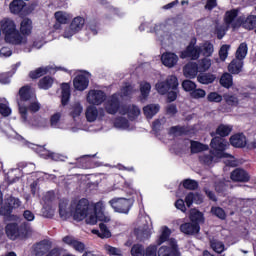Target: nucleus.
Returning <instances> with one entry per match:
<instances>
[{
    "mask_svg": "<svg viewBox=\"0 0 256 256\" xmlns=\"http://www.w3.org/2000/svg\"><path fill=\"white\" fill-rule=\"evenodd\" d=\"M135 93L131 84H125L118 93H114L104 100V109L108 115H127L129 121H135L141 115V109L135 104L121 105V101L129 99Z\"/></svg>",
    "mask_w": 256,
    "mask_h": 256,
    "instance_id": "obj_1",
    "label": "nucleus"
},
{
    "mask_svg": "<svg viewBox=\"0 0 256 256\" xmlns=\"http://www.w3.org/2000/svg\"><path fill=\"white\" fill-rule=\"evenodd\" d=\"M105 203L103 201L97 202L94 207L89 205V200L83 198L78 201L73 213L75 221H83L85 219L87 225H97V221L102 223H109L111 216L106 215Z\"/></svg>",
    "mask_w": 256,
    "mask_h": 256,
    "instance_id": "obj_2",
    "label": "nucleus"
},
{
    "mask_svg": "<svg viewBox=\"0 0 256 256\" xmlns=\"http://www.w3.org/2000/svg\"><path fill=\"white\" fill-rule=\"evenodd\" d=\"M210 147L212 149L211 154H202L200 156V161L202 163L205 165H212L217 159H229L227 165H230V167H235L237 165L235 158L232 155L225 153V151L229 149V142H227V140L221 137H215L211 140Z\"/></svg>",
    "mask_w": 256,
    "mask_h": 256,
    "instance_id": "obj_3",
    "label": "nucleus"
},
{
    "mask_svg": "<svg viewBox=\"0 0 256 256\" xmlns=\"http://www.w3.org/2000/svg\"><path fill=\"white\" fill-rule=\"evenodd\" d=\"M20 101L18 102L19 113L24 123H27V107L32 113H37L41 109V104L37 101V97L31 87L24 86L19 91Z\"/></svg>",
    "mask_w": 256,
    "mask_h": 256,
    "instance_id": "obj_4",
    "label": "nucleus"
},
{
    "mask_svg": "<svg viewBox=\"0 0 256 256\" xmlns=\"http://www.w3.org/2000/svg\"><path fill=\"white\" fill-rule=\"evenodd\" d=\"M4 131L8 135V137H10L11 139H16V141H19L21 145H25L26 147L33 149V151L38 153V155H40V157H42L43 159H51L52 161H65V156L57 153H52L43 146L28 142L27 140H25V138H23V136L19 135L11 127H8Z\"/></svg>",
    "mask_w": 256,
    "mask_h": 256,
    "instance_id": "obj_5",
    "label": "nucleus"
},
{
    "mask_svg": "<svg viewBox=\"0 0 256 256\" xmlns=\"http://www.w3.org/2000/svg\"><path fill=\"white\" fill-rule=\"evenodd\" d=\"M4 131L8 135V137H10L11 139H16V141H19L21 145H25L26 147L33 149V151L38 153V155H40V157H42L43 159H51L52 161H65V156L57 153H52L43 146L28 142L27 140H25V138H23V136L19 135L11 127H8Z\"/></svg>",
    "mask_w": 256,
    "mask_h": 256,
    "instance_id": "obj_6",
    "label": "nucleus"
},
{
    "mask_svg": "<svg viewBox=\"0 0 256 256\" xmlns=\"http://www.w3.org/2000/svg\"><path fill=\"white\" fill-rule=\"evenodd\" d=\"M0 27L6 43L10 45H27V37L21 35L13 20L9 18L1 20Z\"/></svg>",
    "mask_w": 256,
    "mask_h": 256,
    "instance_id": "obj_7",
    "label": "nucleus"
},
{
    "mask_svg": "<svg viewBox=\"0 0 256 256\" xmlns=\"http://www.w3.org/2000/svg\"><path fill=\"white\" fill-rule=\"evenodd\" d=\"M215 51L213 44L209 41L200 44V46H195V41H192L184 52L181 53V59H192L196 61L199 55L203 57H211Z\"/></svg>",
    "mask_w": 256,
    "mask_h": 256,
    "instance_id": "obj_8",
    "label": "nucleus"
},
{
    "mask_svg": "<svg viewBox=\"0 0 256 256\" xmlns=\"http://www.w3.org/2000/svg\"><path fill=\"white\" fill-rule=\"evenodd\" d=\"M85 27V18L77 16L73 18L70 25L66 27L62 32V37L64 39H71L73 35H77Z\"/></svg>",
    "mask_w": 256,
    "mask_h": 256,
    "instance_id": "obj_9",
    "label": "nucleus"
},
{
    "mask_svg": "<svg viewBox=\"0 0 256 256\" xmlns=\"http://www.w3.org/2000/svg\"><path fill=\"white\" fill-rule=\"evenodd\" d=\"M55 201V193L54 192H47L43 197V208H42V215L47 219H51L55 217V211L57 206L54 203Z\"/></svg>",
    "mask_w": 256,
    "mask_h": 256,
    "instance_id": "obj_10",
    "label": "nucleus"
},
{
    "mask_svg": "<svg viewBox=\"0 0 256 256\" xmlns=\"http://www.w3.org/2000/svg\"><path fill=\"white\" fill-rule=\"evenodd\" d=\"M133 199L127 198H113L109 201V205L114 209L115 213H123L127 215L133 207Z\"/></svg>",
    "mask_w": 256,
    "mask_h": 256,
    "instance_id": "obj_11",
    "label": "nucleus"
},
{
    "mask_svg": "<svg viewBox=\"0 0 256 256\" xmlns=\"http://www.w3.org/2000/svg\"><path fill=\"white\" fill-rule=\"evenodd\" d=\"M237 17V10H231L226 12L224 21L225 26H219V24L216 26V33L218 35V39H223L225 35V31H227L228 27H232L233 29H236L237 23H235V19Z\"/></svg>",
    "mask_w": 256,
    "mask_h": 256,
    "instance_id": "obj_12",
    "label": "nucleus"
},
{
    "mask_svg": "<svg viewBox=\"0 0 256 256\" xmlns=\"http://www.w3.org/2000/svg\"><path fill=\"white\" fill-rule=\"evenodd\" d=\"M176 87H179V80L177 79V76H168L165 81H159L155 85V89L159 95H166V93H169L171 89H175Z\"/></svg>",
    "mask_w": 256,
    "mask_h": 256,
    "instance_id": "obj_13",
    "label": "nucleus"
},
{
    "mask_svg": "<svg viewBox=\"0 0 256 256\" xmlns=\"http://www.w3.org/2000/svg\"><path fill=\"white\" fill-rule=\"evenodd\" d=\"M106 99L107 94L103 90H90L86 96V101L90 106L96 105L98 107L99 105H103Z\"/></svg>",
    "mask_w": 256,
    "mask_h": 256,
    "instance_id": "obj_14",
    "label": "nucleus"
},
{
    "mask_svg": "<svg viewBox=\"0 0 256 256\" xmlns=\"http://www.w3.org/2000/svg\"><path fill=\"white\" fill-rule=\"evenodd\" d=\"M179 247L175 239H170L168 246H162L158 250V256H179Z\"/></svg>",
    "mask_w": 256,
    "mask_h": 256,
    "instance_id": "obj_15",
    "label": "nucleus"
},
{
    "mask_svg": "<svg viewBox=\"0 0 256 256\" xmlns=\"http://www.w3.org/2000/svg\"><path fill=\"white\" fill-rule=\"evenodd\" d=\"M50 127H52V129H71L74 133L77 131V129L68 126L65 119L62 118L61 112H56L51 116Z\"/></svg>",
    "mask_w": 256,
    "mask_h": 256,
    "instance_id": "obj_16",
    "label": "nucleus"
},
{
    "mask_svg": "<svg viewBox=\"0 0 256 256\" xmlns=\"http://www.w3.org/2000/svg\"><path fill=\"white\" fill-rule=\"evenodd\" d=\"M144 221L146 224H143L142 226L135 229V234L138 239H148V237H151V233L153 231V224L151 223V219L144 218Z\"/></svg>",
    "mask_w": 256,
    "mask_h": 256,
    "instance_id": "obj_17",
    "label": "nucleus"
},
{
    "mask_svg": "<svg viewBox=\"0 0 256 256\" xmlns=\"http://www.w3.org/2000/svg\"><path fill=\"white\" fill-rule=\"evenodd\" d=\"M89 73L78 74L73 81L74 88L77 91H85L89 87Z\"/></svg>",
    "mask_w": 256,
    "mask_h": 256,
    "instance_id": "obj_18",
    "label": "nucleus"
},
{
    "mask_svg": "<svg viewBox=\"0 0 256 256\" xmlns=\"http://www.w3.org/2000/svg\"><path fill=\"white\" fill-rule=\"evenodd\" d=\"M85 116L89 123H93L99 118L105 117V112L103 109H97L95 106H88L85 111Z\"/></svg>",
    "mask_w": 256,
    "mask_h": 256,
    "instance_id": "obj_19",
    "label": "nucleus"
},
{
    "mask_svg": "<svg viewBox=\"0 0 256 256\" xmlns=\"http://www.w3.org/2000/svg\"><path fill=\"white\" fill-rule=\"evenodd\" d=\"M5 205L1 207L0 213L1 215H11V209H17V207H21V201L18 198L9 197L5 201Z\"/></svg>",
    "mask_w": 256,
    "mask_h": 256,
    "instance_id": "obj_20",
    "label": "nucleus"
},
{
    "mask_svg": "<svg viewBox=\"0 0 256 256\" xmlns=\"http://www.w3.org/2000/svg\"><path fill=\"white\" fill-rule=\"evenodd\" d=\"M54 17L56 19V24H54V29L56 31H59L61 29V25H67L69 21H71V14L64 12V11H57L54 14Z\"/></svg>",
    "mask_w": 256,
    "mask_h": 256,
    "instance_id": "obj_21",
    "label": "nucleus"
},
{
    "mask_svg": "<svg viewBox=\"0 0 256 256\" xmlns=\"http://www.w3.org/2000/svg\"><path fill=\"white\" fill-rule=\"evenodd\" d=\"M125 117H127V115H120L119 117H117L114 120V127L122 131H131V129L133 128L131 127L129 120Z\"/></svg>",
    "mask_w": 256,
    "mask_h": 256,
    "instance_id": "obj_22",
    "label": "nucleus"
},
{
    "mask_svg": "<svg viewBox=\"0 0 256 256\" xmlns=\"http://www.w3.org/2000/svg\"><path fill=\"white\" fill-rule=\"evenodd\" d=\"M161 61L165 67H175L177 61H179V57L175 53L166 52L162 54Z\"/></svg>",
    "mask_w": 256,
    "mask_h": 256,
    "instance_id": "obj_23",
    "label": "nucleus"
},
{
    "mask_svg": "<svg viewBox=\"0 0 256 256\" xmlns=\"http://www.w3.org/2000/svg\"><path fill=\"white\" fill-rule=\"evenodd\" d=\"M231 179L232 181L246 183V181H249V174L247 171L237 168L231 173Z\"/></svg>",
    "mask_w": 256,
    "mask_h": 256,
    "instance_id": "obj_24",
    "label": "nucleus"
},
{
    "mask_svg": "<svg viewBox=\"0 0 256 256\" xmlns=\"http://www.w3.org/2000/svg\"><path fill=\"white\" fill-rule=\"evenodd\" d=\"M51 249V242L49 240H43L34 245V253L36 256H43Z\"/></svg>",
    "mask_w": 256,
    "mask_h": 256,
    "instance_id": "obj_25",
    "label": "nucleus"
},
{
    "mask_svg": "<svg viewBox=\"0 0 256 256\" xmlns=\"http://www.w3.org/2000/svg\"><path fill=\"white\" fill-rule=\"evenodd\" d=\"M59 215L61 219H67L73 215V210L69 207V201L61 200L59 203Z\"/></svg>",
    "mask_w": 256,
    "mask_h": 256,
    "instance_id": "obj_26",
    "label": "nucleus"
},
{
    "mask_svg": "<svg viewBox=\"0 0 256 256\" xmlns=\"http://www.w3.org/2000/svg\"><path fill=\"white\" fill-rule=\"evenodd\" d=\"M200 229L199 225L195 224V222L184 223L180 226L181 232L185 233V235H195L199 233Z\"/></svg>",
    "mask_w": 256,
    "mask_h": 256,
    "instance_id": "obj_27",
    "label": "nucleus"
},
{
    "mask_svg": "<svg viewBox=\"0 0 256 256\" xmlns=\"http://www.w3.org/2000/svg\"><path fill=\"white\" fill-rule=\"evenodd\" d=\"M228 71L232 75H239V73L243 71V60H239V58H234L228 65Z\"/></svg>",
    "mask_w": 256,
    "mask_h": 256,
    "instance_id": "obj_28",
    "label": "nucleus"
},
{
    "mask_svg": "<svg viewBox=\"0 0 256 256\" xmlns=\"http://www.w3.org/2000/svg\"><path fill=\"white\" fill-rule=\"evenodd\" d=\"M230 144L236 148L245 147L247 145V138L243 134H235L230 137Z\"/></svg>",
    "mask_w": 256,
    "mask_h": 256,
    "instance_id": "obj_29",
    "label": "nucleus"
},
{
    "mask_svg": "<svg viewBox=\"0 0 256 256\" xmlns=\"http://www.w3.org/2000/svg\"><path fill=\"white\" fill-rule=\"evenodd\" d=\"M197 73H199V68L196 63H188L184 67V76L188 79H195Z\"/></svg>",
    "mask_w": 256,
    "mask_h": 256,
    "instance_id": "obj_30",
    "label": "nucleus"
},
{
    "mask_svg": "<svg viewBox=\"0 0 256 256\" xmlns=\"http://www.w3.org/2000/svg\"><path fill=\"white\" fill-rule=\"evenodd\" d=\"M185 203L187 207H191L193 203H196V205H199L203 203V196L199 193L190 192L185 198Z\"/></svg>",
    "mask_w": 256,
    "mask_h": 256,
    "instance_id": "obj_31",
    "label": "nucleus"
},
{
    "mask_svg": "<svg viewBox=\"0 0 256 256\" xmlns=\"http://www.w3.org/2000/svg\"><path fill=\"white\" fill-rule=\"evenodd\" d=\"M159 109H161L159 104H149L143 108L144 115L148 119H153L159 113Z\"/></svg>",
    "mask_w": 256,
    "mask_h": 256,
    "instance_id": "obj_32",
    "label": "nucleus"
},
{
    "mask_svg": "<svg viewBox=\"0 0 256 256\" xmlns=\"http://www.w3.org/2000/svg\"><path fill=\"white\" fill-rule=\"evenodd\" d=\"M20 233L21 232L17 224L12 223L6 226V235L7 237H9V239H12L13 241L14 239H17V237H19Z\"/></svg>",
    "mask_w": 256,
    "mask_h": 256,
    "instance_id": "obj_33",
    "label": "nucleus"
},
{
    "mask_svg": "<svg viewBox=\"0 0 256 256\" xmlns=\"http://www.w3.org/2000/svg\"><path fill=\"white\" fill-rule=\"evenodd\" d=\"M100 231L97 229H93V235H98L101 239H109L111 237V231L107 228V225L100 223Z\"/></svg>",
    "mask_w": 256,
    "mask_h": 256,
    "instance_id": "obj_34",
    "label": "nucleus"
},
{
    "mask_svg": "<svg viewBox=\"0 0 256 256\" xmlns=\"http://www.w3.org/2000/svg\"><path fill=\"white\" fill-rule=\"evenodd\" d=\"M83 113V105L81 102H75L71 105L70 108V115L76 121V119H79L81 117V114Z\"/></svg>",
    "mask_w": 256,
    "mask_h": 256,
    "instance_id": "obj_35",
    "label": "nucleus"
},
{
    "mask_svg": "<svg viewBox=\"0 0 256 256\" xmlns=\"http://www.w3.org/2000/svg\"><path fill=\"white\" fill-rule=\"evenodd\" d=\"M31 31H33V22L29 18L23 19L20 24V32L22 35H31Z\"/></svg>",
    "mask_w": 256,
    "mask_h": 256,
    "instance_id": "obj_36",
    "label": "nucleus"
},
{
    "mask_svg": "<svg viewBox=\"0 0 256 256\" xmlns=\"http://www.w3.org/2000/svg\"><path fill=\"white\" fill-rule=\"evenodd\" d=\"M61 89H62V105H67V103H69V99H71V86L69 85V83H63L61 85Z\"/></svg>",
    "mask_w": 256,
    "mask_h": 256,
    "instance_id": "obj_37",
    "label": "nucleus"
},
{
    "mask_svg": "<svg viewBox=\"0 0 256 256\" xmlns=\"http://www.w3.org/2000/svg\"><path fill=\"white\" fill-rule=\"evenodd\" d=\"M11 107H9V101L5 98H0V115L2 117H9L11 115Z\"/></svg>",
    "mask_w": 256,
    "mask_h": 256,
    "instance_id": "obj_38",
    "label": "nucleus"
},
{
    "mask_svg": "<svg viewBox=\"0 0 256 256\" xmlns=\"http://www.w3.org/2000/svg\"><path fill=\"white\" fill-rule=\"evenodd\" d=\"M190 220L192 223L199 225V223H204L205 218L203 217V213H201L199 210L192 209L190 211Z\"/></svg>",
    "mask_w": 256,
    "mask_h": 256,
    "instance_id": "obj_39",
    "label": "nucleus"
},
{
    "mask_svg": "<svg viewBox=\"0 0 256 256\" xmlns=\"http://www.w3.org/2000/svg\"><path fill=\"white\" fill-rule=\"evenodd\" d=\"M233 131V126L227 124H220L216 129V134L220 137H227Z\"/></svg>",
    "mask_w": 256,
    "mask_h": 256,
    "instance_id": "obj_40",
    "label": "nucleus"
},
{
    "mask_svg": "<svg viewBox=\"0 0 256 256\" xmlns=\"http://www.w3.org/2000/svg\"><path fill=\"white\" fill-rule=\"evenodd\" d=\"M140 99L141 101H145L147 97H149V93H151V84L149 82H141L140 83Z\"/></svg>",
    "mask_w": 256,
    "mask_h": 256,
    "instance_id": "obj_41",
    "label": "nucleus"
},
{
    "mask_svg": "<svg viewBox=\"0 0 256 256\" xmlns=\"http://www.w3.org/2000/svg\"><path fill=\"white\" fill-rule=\"evenodd\" d=\"M191 153H201V151H207L209 146L204 145L198 141H190Z\"/></svg>",
    "mask_w": 256,
    "mask_h": 256,
    "instance_id": "obj_42",
    "label": "nucleus"
},
{
    "mask_svg": "<svg viewBox=\"0 0 256 256\" xmlns=\"http://www.w3.org/2000/svg\"><path fill=\"white\" fill-rule=\"evenodd\" d=\"M247 51H248L247 43L242 42L236 51L235 59H239L240 61H243L245 57H247Z\"/></svg>",
    "mask_w": 256,
    "mask_h": 256,
    "instance_id": "obj_43",
    "label": "nucleus"
},
{
    "mask_svg": "<svg viewBox=\"0 0 256 256\" xmlns=\"http://www.w3.org/2000/svg\"><path fill=\"white\" fill-rule=\"evenodd\" d=\"M242 26L244 27V29H248L249 31H251L252 29H255L256 16L249 15L244 21H242Z\"/></svg>",
    "mask_w": 256,
    "mask_h": 256,
    "instance_id": "obj_44",
    "label": "nucleus"
},
{
    "mask_svg": "<svg viewBox=\"0 0 256 256\" xmlns=\"http://www.w3.org/2000/svg\"><path fill=\"white\" fill-rule=\"evenodd\" d=\"M223 99H224L225 103H227L231 107H237V105H239V98H237V96H235L231 93L224 94Z\"/></svg>",
    "mask_w": 256,
    "mask_h": 256,
    "instance_id": "obj_45",
    "label": "nucleus"
},
{
    "mask_svg": "<svg viewBox=\"0 0 256 256\" xmlns=\"http://www.w3.org/2000/svg\"><path fill=\"white\" fill-rule=\"evenodd\" d=\"M30 125H32V127H38L39 129H45V127H48L49 122L46 118L37 117L30 122Z\"/></svg>",
    "mask_w": 256,
    "mask_h": 256,
    "instance_id": "obj_46",
    "label": "nucleus"
},
{
    "mask_svg": "<svg viewBox=\"0 0 256 256\" xmlns=\"http://www.w3.org/2000/svg\"><path fill=\"white\" fill-rule=\"evenodd\" d=\"M220 85L226 89H229V87L233 85V76L229 73H224L220 78Z\"/></svg>",
    "mask_w": 256,
    "mask_h": 256,
    "instance_id": "obj_47",
    "label": "nucleus"
},
{
    "mask_svg": "<svg viewBox=\"0 0 256 256\" xmlns=\"http://www.w3.org/2000/svg\"><path fill=\"white\" fill-rule=\"evenodd\" d=\"M49 69V66L37 68L36 70L30 72V77L31 79H39V77H43V75L49 73Z\"/></svg>",
    "mask_w": 256,
    "mask_h": 256,
    "instance_id": "obj_48",
    "label": "nucleus"
},
{
    "mask_svg": "<svg viewBox=\"0 0 256 256\" xmlns=\"http://www.w3.org/2000/svg\"><path fill=\"white\" fill-rule=\"evenodd\" d=\"M20 177H21V169L15 168L8 172L7 179L9 183H15V181H19Z\"/></svg>",
    "mask_w": 256,
    "mask_h": 256,
    "instance_id": "obj_49",
    "label": "nucleus"
},
{
    "mask_svg": "<svg viewBox=\"0 0 256 256\" xmlns=\"http://www.w3.org/2000/svg\"><path fill=\"white\" fill-rule=\"evenodd\" d=\"M197 79L202 85H209V83H213V81H215V75L209 73L201 74Z\"/></svg>",
    "mask_w": 256,
    "mask_h": 256,
    "instance_id": "obj_50",
    "label": "nucleus"
},
{
    "mask_svg": "<svg viewBox=\"0 0 256 256\" xmlns=\"http://www.w3.org/2000/svg\"><path fill=\"white\" fill-rule=\"evenodd\" d=\"M210 246L215 253H223L225 251V244L219 240H211Z\"/></svg>",
    "mask_w": 256,
    "mask_h": 256,
    "instance_id": "obj_51",
    "label": "nucleus"
},
{
    "mask_svg": "<svg viewBox=\"0 0 256 256\" xmlns=\"http://www.w3.org/2000/svg\"><path fill=\"white\" fill-rule=\"evenodd\" d=\"M53 85V78L46 76L44 78H42L39 83H38V87L40 89H50V87Z\"/></svg>",
    "mask_w": 256,
    "mask_h": 256,
    "instance_id": "obj_52",
    "label": "nucleus"
},
{
    "mask_svg": "<svg viewBox=\"0 0 256 256\" xmlns=\"http://www.w3.org/2000/svg\"><path fill=\"white\" fill-rule=\"evenodd\" d=\"M170 235H171V230H169V228H167L166 226L162 227V233L159 239L157 240V245H163V243H165V241L169 239Z\"/></svg>",
    "mask_w": 256,
    "mask_h": 256,
    "instance_id": "obj_53",
    "label": "nucleus"
},
{
    "mask_svg": "<svg viewBox=\"0 0 256 256\" xmlns=\"http://www.w3.org/2000/svg\"><path fill=\"white\" fill-rule=\"evenodd\" d=\"M132 256H145V247L141 244H135L130 251Z\"/></svg>",
    "mask_w": 256,
    "mask_h": 256,
    "instance_id": "obj_54",
    "label": "nucleus"
},
{
    "mask_svg": "<svg viewBox=\"0 0 256 256\" xmlns=\"http://www.w3.org/2000/svg\"><path fill=\"white\" fill-rule=\"evenodd\" d=\"M211 68V59L209 58H203L198 65V71H200V73H203L205 71H209V69Z\"/></svg>",
    "mask_w": 256,
    "mask_h": 256,
    "instance_id": "obj_55",
    "label": "nucleus"
},
{
    "mask_svg": "<svg viewBox=\"0 0 256 256\" xmlns=\"http://www.w3.org/2000/svg\"><path fill=\"white\" fill-rule=\"evenodd\" d=\"M24 45H26V48H25L26 53H31L32 49H41V47L45 45V42L43 40H35L32 44V47L29 44V42H27Z\"/></svg>",
    "mask_w": 256,
    "mask_h": 256,
    "instance_id": "obj_56",
    "label": "nucleus"
},
{
    "mask_svg": "<svg viewBox=\"0 0 256 256\" xmlns=\"http://www.w3.org/2000/svg\"><path fill=\"white\" fill-rule=\"evenodd\" d=\"M104 251H106L107 255L121 256L123 252L121 249L113 247L109 244L104 245Z\"/></svg>",
    "mask_w": 256,
    "mask_h": 256,
    "instance_id": "obj_57",
    "label": "nucleus"
},
{
    "mask_svg": "<svg viewBox=\"0 0 256 256\" xmlns=\"http://www.w3.org/2000/svg\"><path fill=\"white\" fill-rule=\"evenodd\" d=\"M23 9V1L21 0H14L10 4V11L11 13L17 14L20 13V11Z\"/></svg>",
    "mask_w": 256,
    "mask_h": 256,
    "instance_id": "obj_58",
    "label": "nucleus"
},
{
    "mask_svg": "<svg viewBox=\"0 0 256 256\" xmlns=\"http://www.w3.org/2000/svg\"><path fill=\"white\" fill-rule=\"evenodd\" d=\"M205 95H207V92L201 88H195L192 92H190V97H192V99H203L205 98Z\"/></svg>",
    "mask_w": 256,
    "mask_h": 256,
    "instance_id": "obj_59",
    "label": "nucleus"
},
{
    "mask_svg": "<svg viewBox=\"0 0 256 256\" xmlns=\"http://www.w3.org/2000/svg\"><path fill=\"white\" fill-rule=\"evenodd\" d=\"M182 88L184 91L192 93L194 89H197V84L191 80H184L182 82Z\"/></svg>",
    "mask_w": 256,
    "mask_h": 256,
    "instance_id": "obj_60",
    "label": "nucleus"
},
{
    "mask_svg": "<svg viewBox=\"0 0 256 256\" xmlns=\"http://www.w3.org/2000/svg\"><path fill=\"white\" fill-rule=\"evenodd\" d=\"M207 100L210 101V103H221L223 101V96L217 92H211L208 94Z\"/></svg>",
    "mask_w": 256,
    "mask_h": 256,
    "instance_id": "obj_61",
    "label": "nucleus"
},
{
    "mask_svg": "<svg viewBox=\"0 0 256 256\" xmlns=\"http://www.w3.org/2000/svg\"><path fill=\"white\" fill-rule=\"evenodd\" d=\"M211 213L218 217V219H225L227 217L225 210L221 207H212Z\"/></svg>",
    "mask_w": 256,
    "mask_h": 256,
    "instance_id": "obj_62",
    "label": "nucleus"
},
{
    "mask_svg": "<svg viewBox=\"0 0 256 256\" xmlns=\"http://www.w3.org/2000/svg\"><path fill=\"white\" fill-rule=\"evenodd\" d=\"M183 187H184V189H189L190 191H193V190L197 189L198 184H197V181H195V180L186 179L183 182Z\"/></svg>",
    "mask_w": 256,
    "mask_h": 256,
    "instance_id": "obj_63",
    "label": "nucleus"
},
{
    "mask_svg": "<svg viewBox=\"0 0 256 256\" xmlns=\"http://www.w3.org/2000/svg\"><path fill=\"white\" fill-rule=\"evenodd\" d=\"M145 256H157V246L150 245L145 250Z\"/></svg>",
    "mask_w": 256,
    "mask_h": 256,
    "instance_id": "obj_64",
    "label": "nucleus"
}]
</instances>
